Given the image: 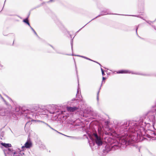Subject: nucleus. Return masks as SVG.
I'll return each instance as SVG.
<instances>
[{"mask_svg":"<svg viewBox=\"0 0 156 156\" xmlns=\"http://www.w3.org/2000/svg\"><path fill=\"white\" fill-rule=\"evenodd\" d=\"M93 135L95 138V140L96 143L98 146L102 145L103 144V142L101 137L98 136L96 133H94Z\"/></svg>","mask_w":156,"mask_h":156,"instance_id":"obj_1","label":"nucleus"},{"mask_svg":"<svg viewBox=\"0 0 156 156\" xmlns=\"http://www.w3.org/2000/svg\"><path fill=\"white\" fill-rule=\"evenodd\" d=\"M66 109L68 112H73L78 109V108L77 107H67L66 108Z\"/></svg>","mask_w":156,"mask_h":156,"instance_id":"obj_2","label":"nucleus"},{"mask_svg":"<svg viewBox=\"0 0 156 156\" xmlns=\"http://www.w3.org/2000/svg\"><path fill=\"white\" fill-rule=\"evenodd\" d=\"M32 146V143L30 141H28L26 143L24 144V146H23L22 147V148H23L24 147L30 148V147H31Z\"/></svg>","mask_w":156,"mask_h":156,"instance_id":"obj_3","label":"nucleus"},{"mask_svg":"<svg viewBox=\"0 0 156 156\" xmlns=\"http://www.w3.org/2000/svg\"><path fill=\"white\" fill-rule=\"evenodd\" d=\"M32 112L37 111L38 112H41V109L37 106H34L31 109Z\"/></svg>","mask_w":156,"mask_h":156,"instance_id":"obj_4","label":"nucleus"},{"mask_svg":"<svg viewBox=\"0 0 156 156\" xmlns=\"http://www.w3.org/2000/svg\"><path fill=\"white\" fill-rule=\"evenodd\" d=\"M116 73H117L126 74V73H129L130 72L128 70H119L118 71H117Z\"/></svg>","mask_w":156,"mask_h":156,"instance_id":"obj_5","label":"nucleus"},{"mask_svg":"<svg viewBox=\"0 0 156 156\" xmlns=\"http://www.w3.org/2000/svg\"><path fill=\"white\" fill-rule=\"evenodd\" d=\"M1 144L4 147L6 148H7L8 147H11L12 146L11 144H5L2 143H1Z\"/></svg>","mask_w":156,"mask_h":156,"instance_id":"obj_6","label":"nucleus"},{"mask_svg":"<svg viewBox=\"0 0 156 156\" xmlns=\"http://www.w3.org/2000/svg\"><path fill=\"white\" fill-rule=\"evenodd\" d=\"M23 21L27 23V24H28L30 26V23L29 22V21H28V19L27 18V19H24Z\"/></svg>","mask_w":156,"mask_h":156,"instance_id":"obj_7","label":"nucleus"},{"mask_svg":"<svg viewBox=\"0 0 156 156\" xmlns=\"http://www.w3.org/2000/svg\"><path fill=\"white\" fill-rule=\"evenodd\" d=\"M8 150L9 151V153L12 152L13 151H14L13 149L12 148H8Z\"/></svg>","mask_w":156,"mask_h":156,"instance_id":"obj_8","label":"nucleus"},{"mask_svg":"<svg viewBox=\"0 0 156 156\" xmlns=\"http://www.w3.org/2000/svg\"><path fill=\"white\" fill-rule=\"evenodd\" d=\"M0 115L3 116L5 115V113L4 112L2 113V112H0Z\"/></svg>","mask_w":156,"mask_h":156,"instance_id":"obj_9","label":"nucleus"},{"mask_svg":"<svg viewBox=\"0 0 156 156\" xmlns=\"http://www.w3.org/2000/svg\"><path fill=\"white\" fill-rule=\"evenodd\" d=\"M101 72H102V75H105V74L104 73V70H103V69H102V68H101Z\"/></svg>","mask_w":156,"mask_h":156,"instance_id":"obj_10","label":"nucleus"},{"mask_svg":"<svg viewBox=\"0 0 156 156\" xmlns=\"http://www.w3.org/2000/svg\"><path fill=\"white\" fill-rule=\"evenodd\" d=\"M83 57L84 58H85V59H88V60H90V61H93V60H92L90 59L89 58H87V57Z\"/></svg>","mask_w":156,"mask_h":156,"instance_id":"obj_11","label":"nucleus"},{"mask_svg":"<svg viewBox=\"0 0 156 156\" xmlns=\"http://www.w3.org/2000/svg\"><path fill=\"white\" fill-rule=\"evenodd\" d=\"M13 154L14 155V154H16V151H13V152H12Z\"/></svg>","mask_w":156,"mask_h":156,"instance_id":"obj_12","label":"nucleus"},{"mask_svg":"<svg viewBox=\"0 0 156 156\" xmlns=\"http://www.w3.org/2000/svg\"><path fill=\"white\" fill-rule=\"evenodd\" d=\"M102 79L103 80L105 79V78L104 77H103Z\"/></svg>","mask_w":156,"mask_h":156,"instance_id":"obj_13","label":"nucleus"},{"mask_svg":"<svg viewBox=\"0 0 156 156\" xmlns=\"http://www.w3.org/2000/svg\"><path fill=\"white\" fill-rule=\"evenodd\" d=\"M94 62H96V63H98V64H100V63H98V62H95V61H94Z\"/></svg>","mask_w":156,"mask_h":156,"instance_id":"obj_14","label":"nucleus"},{"mask_svg":"<svg viewBox=\"0 0 156 156\" xmlns=\"http://www.w3.org/2000/svg\"><path fill=\"white\" fill-rule=\"evenodd\" d=\"M21 154L22 155L23 154L24 155V153H21Z\"/></svg>","mask_w":156,"mask_h":156,"instance_id":"obj_15","label":"nucleus"}]
</instances>
